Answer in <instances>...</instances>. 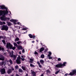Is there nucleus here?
<instances>
[{"mask_svg": "<svg viewBox=\"0 0 76 76\" xmlns=\"http://www.w3.org/2000/svg\"><path fill=\"white\" fill-rule=\"evenodd\" d=\"M66 64H67V63L66 62H64L63 64L60 63L56 65L55 67L57 68H62L63 66H66Z\"/></svg>", "mask_w": 76, "mask_h": 76, "instance_id": "1", "label": "nucleus"}, {"mask_svg": "<svg viewBox=\"0 0 76 76\" xmlns=\"http://www.w3.org/2000/svg\"><path fill=\"white\" fill-rule=\"evenodd\" d=\"M6 16L4 15H3L1 17V20H3L4 21H6V20H8L9 21L10 20V18L6 17Z\"/></svg>", "mask_w": 76, "mask_h": 76, "instance_id": "2", "label": "nucleus"}, {"mask_svg": "<svg viewBox=\"0 0 76 76\" xmlns=\"http://www.w3.org/2000/svg\"><path fill=\"white\" fill-rule=\"evenodd\" d=\"M10 57H11L12 58H13V60H16V56L15 55H14L13 51H12L11 53H10Z\"/></svg>", "mask_w": 76, "mask_h": 76, "instance_id": "3", "label": "nucleus"}, {"mask_svg": "<svg viewBox=\"0 0 76 76\" xmlns=\"http://www.w3.org/2000/svg\"><path fill=\"white\" fill-rule=\"evenodd\" d=\"M9 29V27L7 26L4 25L2 26V28L1 30H3L5 31H7Z\"/></svg>", "mask_w": 76, "mask_h": 76, "instance_id": "4", "label": "nucleus"}, {"mask_svg": "<svg viewBox=\"0 0 76 76\" xmlns=\"http://www.w3.org/2000/svg\"><path fill=\"white\" fill-rule=\"evenodd\" d=\"M13 45L10 43H7L6 45V48L7 49H10L11 50V49L12 48Z\"/></svg>", "mask_w": 76, "mask_h": 76, "instance_id": "5", "label": "nucleus"}, {"mask_svg": "<svg viewBox=\"0 0 76 76\" xmlns=\"http://www.w3.org/2000/svg\"><path fill=\"white\" fill-rule=\"evenodd\" d=\"M72 72H71L69 74L70 76H73L74 75L76 74V69H74L72 70Z\"/></svg>", "mask_w": 76, "mask_h": 76, "instance_id": "6", "label": "nucleus"}, {"mask_svg": "<svg viewBox=\"0 0 76 76\" xmlns=\"http://www.w3.org/2000/svg\"><path fill=\"white\" fill-rule=\"evenodd\" d=\"M0 71L1 75H4L6 73V69L4 68L1 69Z\"/></svg>", "mask_w": 76, "mask_h": 76, "instance_id": "7", "label": "nucleus"}, {"mask_svg": "<svg viewBox=\"0 0 76 76\" xmlns=\"http://www.w3.org/2000/svg\"><path fill=\"white\" fill-rule=\"evenodd\" d=\"M5 59V57L3 55L0 54V60L1 61H4Z\"/></svg>", "mask_w": 76, "mask_h": 76, "instance_id": "8", "label": "nucleus"}, {"mask_svg": "<svg viewBox=\"0 0 76 76\" xmlns=\"http://www.w3.org/2000/svg\"><path fill=\"white\" fill-rule=\"evenodd\" d=\"M0 9H2V10H3V9H6V10H8V9L4 5H0Z\"/></svg>", "mask_w": 76, "mask_h": 76, "instance_id": "9", "label": "nucleus"}, {"mask_svg": "<svg viewBox=\"0 0 76 76\" xmlns=\"http://www.w3.org/2000/svg\"><path fill=\"white\" fill-rule=\"evenodd\" d=\"M10 22H13L14 24L15 25H16L17 24V23H16L17 22V20H15V19H12L11 20H10Z\"/></svg>", "mask_w": 76, "mask_h": 76, "instance_id": "10", "label": "nucleus"}, {"mask_svg": "<svg viewBox=\"0 0 76 76\" xmlns=\"http://www.w3.org/2000/svg\"><path fill=\"white\" fill-rule=\"evenodd\" d=\"M12 72V69H9L7 71V73L8 74H10Z\"/></svg>", "mask_w": 76, "mask_h": 76, "instance_id": "11", "label": "nucleus"}, {"mask_svg": "<svg viewBox=\"0 0 76 76\" xmlns=\"http://www.w3.org/2000/svg\"><path fill=\"white\" fill-rule=\"evenodd\" d=\"M4 15H5L6 14H8L9 11L7 10H4Z\"/></svg>", "mask_w": 76, "mask_h": 76, "instance_id": "12", "label": "nucleus"}, {"mask_svg": "<svg viewBox=\"0 0 76 76\" xmlns=\"http://www.w3.org/2000/svg\"><path fill=\"white\" fill-rule=\"evenodd\" d=\"M2 51V52H4L5 51V49H4V48L0 47V51Z\"/></svg>", "mask_w": 76, "mask_h": 76, "instance_id": "13", "label": "nucleus"}, {"mask_svg": "<svg viewBox=\"0 0 76 76\" xmlns=\"http://www.w3.org/2000/svg\"><path fill=\"white\" fill-rule=\"evenodd\" d=\"M4 15V10H0V16Z\"/></svg>", "mask_w": 76, "mask_h": 76, "instance_id": "14", "label": "nucleus"}, {"mask_svg": "<svg viewBox=\"0 0 76 76\" xmlns=\"http://www.w3.org/2000/svg\"><path fill=\"white\" fill-rule=\"evenodd\" d=\"M31 73L33 76H36V72H35L34 71H31Z\"/></svg>", "mask_w": 76, "mask_h": 76, "instance_id": "15", "label": "nucleus"}, {"mask_svg": "<svg viewBox=\"0 0 76 76\" xmlns=\"http://www.w3.org/2000/svg\"><path fill=\"white\" fill-rule=\"evenodd\" d=\"M16 63L17 64H21V61L20 60H16Z\"/></svg>", "mask_w": 76, "mask_h": 76, "instance_id": "16", "label": "nucleus"}, {"mask_svg": "<svg viewBox=\"0 0 76 76\" xmlns=\"http://www.w3.org/2000/svg\"><path fill=\"white\" fill-rule=\"evenodd\" d=\"M44 50V48H41L39 50L40 53H41L42 51H43Z\"/></svg>", "mask_w": 76, "mask_h": 76, "instance_id": "17", "label": "nucleus"}, {"mask_svg": "<svg viewBox=\"0 0 76 76\" xmlns=\"http://www.w3.org/2000/svg\"><path fill=\"white\" fill-rule=\"evenodd\" d=\"M40 62L41 64H43L44 63V61L42 59H41L40 60Z\"/></svg>", "mask_w": 76, "mask_h": 76, "instance_id": "18", "label": "nucleus"}, {"mask_svg": "<svg viewBox=\"0 0 76 76\" xmlns=\"http://www.w3.org/2000/svg\"><path fill=\"white\" fill-rule=\"evenodd\" d=\"M18 50H22L23 49V48H22V46L20 45L18 47Z\"/></svg>", "mask_w": 76, "mask_h": 76, "instance_id": "19", "label": "nucleus"}, {"mask_svg": "<svg viewBox=\"0 0 76 76\" xmlns=\"http://www.w3.org/2000/svg\"><path fill=\"white\" fill-rule=\"evenodd\" d=\"M18 72L19 73L23 72V71L22 70L21 68L19 69H18Z\"/></svg>", "mask_w": 76, "mask_h": 76, "instance_id": "20", "label": "nucleus"}, {"mask_svg": "<svg viewBox=\"0 0 76 76\" xmlns=\"http://www.w3.org/2000/svg\"><path fill=\"white\" fill-rule=\"evenodd\" d=\"M22 68L23 70H26V66H22Z\"/></svg>", "mask_w": 76, "mask_h": 76, "instance_id": "21", "label": "nucleus"}, {"mask_svg": "<svg viewBox=\"0 0 76 76\" xmlns=\"http://www.w3.org/2000/svg\"><path fill=\"white\" fill-rule=\"evenodd\" d=\"M2 42L4 44V45H5L6 44V41H5V40H2Z\"/></svg>", "mask_w": 76, "mask_h": 76, "instance_id": "22", "label": "nucleus"}, {"mask_svg": "<svg viewBox=\"0 0 76 76\" xmlns=\"http://www.w3.org/2000/svg\"><path fill=\"white\" fill-rule=\"evenodd\" d=\"M28 36H29L30 38H32L33 37V36H32V35L31 34H28Z\"/></svg>", "mask_w": 76, "mask_h": 76, "instance_id": "23", "label": "nucleus"}, {"mask_svg": "<svg viewBox=\"0 0 76 76\" xmlns=\"http://www.w3.org/2000/svg\"><path fill=\"white\" fill-rule=\"evenodd\" d=\"M7 23L8 26H10V25H12V24L11 23H10V22H9L8 21L7 22Z\"/></svg>", "mask_w": 76, "mask_h": 76, "instance_id": "24", "label": "nucleus"}, {"mask_svg": "<svg viewBox=\"0 0 76 76\" xmlns=\"http://www.w3.org/2000/svg\"><path fill=\"white\" fill-rule=\"evenodd\" d=\"M17 44H22V42L21 41H18L17 42Z\"/></svg>", "mask_w": 76, "mask_h": 76, "instance_id": "25", "label": "nucleus"}, {"mask_svg": "<svg viewBox=\"0 0 76 76\" xmlns=\"http://www.w3.org/2000/svg\"><path fill=\"white\" fill-rule=\"evenodd\" d=\"M9 62H10V64H13V62H12V60H11V59H10Z\"/></svg>", "mask_w": 76, "mask_h": 76, "instance_id": "26", "label": "nucleus"}, {"mask_svg": "<svg viewBox=\"0 0 76 76\" xmlns=\"http://www.w3.org/2000/svg\"><path fill=\"white\" fill-rule=\"evenodd\" d=\"M15 49H16V47H15V46H14V47H13V46L12 47V48L11 49V50L12 49L13 50H15Z\"/></svg>", "mask_w": 76, "mask_h": 76, "instance_id": "27", "label": "nucleus"}, {"mask_svg": "<svg viewBox=\"0 0 76 76\" xmlns=\"http://www.w3.org/2000/svg\"><path fill=\"white\" fill-rule=\"evenodd\" d=\"M4 61H2L1 62V66H3V64H4Z\"/></svg>", "mask_w": 76, "mask_h": 76, "instance_id": "28", "label": "nucleus"}, {"mask_svg": "<svg viewBox=\"0 0 76 76\" xmlns=\"http://www.w3.org/2000/svg\"><path fill=\"white\" fill-rule=\"evenodd\" d=\"M30 67H35V66L31 64H30Z\"/></svg>", "mask_w": 76, "mask_h": 76, "instance_id": "29", "label": "nucleus"}, {"mask_svg": "<svg viewBox=\"0 0 76 76\" xmlns=\"http://www.w3.org/2000/svg\"><path fill=\"white\" fill-rule=\"evenodd\" d=\"M60 72V70H59L58 71H57L55 73V74L56 75H57V74H58V73H59V72Z\"/></svg>", "mask_w": 76, "mask_h": 76, "instance_id": "30", "label": "nucleus"}, {"mask_svg": "<svg viewBox=\"0 0 76 76\" xmlns=\"http://www.w3.org/2000/svg\"><path fill=\"white\" fill-rule=\"evenodd\" d=\"M18 68H19V66H18V65H16L15 66V69H16L17 70L18 69Z\"/></svg>", "mask_w": 76, "mask_h": 76, "instance_id": "31", "label": "nucleus"}, {"mask_svg": "<svg viewBox=\"0 0 76 76\" xmlns=\"http://www.w3.org/2000/svg\"><path fill=\"white\" fill-rule=\"evenodd\" d=\"M27 29H28V28H23L22 29V30H25V31H26V30H27Z\"/></svg>", "mask_w": 76, "mask_h": 76, "instance_id": "32", "label": "nucleus"}, {"mask_svg": "<svg viewBox=\"0 0 76 76\" xmlns=\"http://www.w3.org/2000/svg\"><path fill=\"white\" fill-rule=\"evenodd\" d=\"M19 38H17L15 39V41H19Z\"/></svg>", "mask_w": 76, "mask_h": 76, "instance_id": "33", "label": "nucleus"}, {"mask_svg": "<svg viewBox=\"0 0 76 76\" xmlns=\"http://www.w3.org/2000/svg\"><path fill=\"white\" fill-rule=\"evenodd\" d=\"M41 57L42 58H44V55L42 54L41 55Z\"/></svg>", "mask_w": 76, "mask_h": 76, "instance_id": "34", "label": "nucleus"}, {"mask_svg": "<svg viewBox=\"0 0 76 76\" xmlns=\"http://www.w3.org/2000/svg\"><path fill=\"white\" fill-rule=\"evenodd\" d=\"M13 44L14 45V46H17V45H18L17 44V43H15V42H14L13 43Z\"/></svg>", "mask_w": 76, "mask_h": 76, "instance_id": "35", "label": "nucleus"}, {"mask_svg": "<svg viewBox=\"0 0 76 76\" xmlns=\"http://www.w3.org/2000/svg\"><path fill=\"white\" fill-rule=\"evenodd\" d=\"M20 57H18L17 58V60H20Z\"/></svg>", "mask_w": 76, "mask_h": 76, "instance_id": "36", "label": "nucleus"}, {"mask_svg": "<svg viewBox=\"0 0 76 76\" xmlns=\"http://www.w3.org/2000/svg\"><path fill=\"white\" fill-rule=\"evenodd\" d=\"M29 59L30 60V61H34V59L32 58H29Z\"/></svg>", "mask_w": 76, "mask_h": 76, "instance_id": "37", "label": "nucleus"}, {"mask_svg": "<svg viewBox=\"0 0 76 76\" xmlns=\"http://www.w3.org/2000/svg\"><path fill=\"white\" fill-rule=\"evenodd\" d=\"M1 38H2V39L4 38V39H5V38L4 37V36H1Z\"/></svg>", "mask_w": 76, "mask_h": 76, "instance_id": "38", "label": "nucleus"}, {"mask_svg": "<svg viewBox=\"0 0 76 76\" xmlns=\"http://www.w3.org/2000/svg\"><path fill=\"white\" fill-rule=\"evenodd\" d=\"M39 67H40V68H42V66L41 65V64L39 65Z\"/></svg>", "mask_w": 76, "mask_h": 76, "instance_id": "39", "label": "nucleus"}, {"mask_svg": "<svg viewBox=\"0 0 76 76\" xmlns=\"http://www.w3.org/2000/svg\"><path fill=\"white\" fill-rule=\"evenodd\" d=\"M12 70V71H14V70H15V69H14V68H13V67H11V69Z\"/></svg>", "mask_w": 76, "mask_h": 76, "instance_id": "40", "label": "nucleus"}, {"mask_svg": "<svg viewBox=\"0 0 76 76\" xmlns=\"http://www.w3.org/2000/svg\"><path fill=\"white\" fill-rule=\"evenodd\" d=\"M3 25V22H0V25Z\"/></svg>", "mask_w": 76, "mask_h": 76, "instance_id": "41", "label": "nucleus"}, {"mask_svg": "<svg viewBox=\"0 0 76 76\" xmlns=\"http://www.w3.org/2000/svg\"><path fill=\"white\" fill-rule=\"evenodd\" d=\"M35 37H36V36H35L33 35L32 38L33 39H35Z\"/></svg>", "mask_w": 76, "mask_h": 76, "instance_id": "42", "label": "nucleus"}, {"mask_svg": "<svg viewBox=\"0 0 76 76\" xmlns=\"http://www.w3.org/2000/svg\"><path fill=\"white\" fill-rule=\"evenodd\" d=\"M24 52H25V49H23L22 51V53H24Z\"/></svg>", "mask_w": 76, "mask_h": 76, "instance_id": "43", "label": "nucleus"}, {"mask_svg": "<svg viewBox=\"0 0 76 76\" xmlns=\"http://www.w3.org/2000/svg\"><path fill=\"white\" fill-rule=\"evenodd\" d=\"M47 73H50V71H49V70H47Z\"/></svg>", "mask_w": 76, "mask_h": 76, "instance_id": "44", "label": "nucleus"}, {"mask_svg": "<svg viewBox=\"0 0 76 76\" xmlns=\"http://www.w3.org/2000/svg\"><path fill=\"white\" fill-rule=\"evenodd\" d=\"M34 54H38V53L37 51H35L34 52Z\"/></svg>", "mask_w": 76, "mask_h": 76, "instance_id": "45", "label": "nucleus"}, {"mask_svg": "<svg viewBox=\"0 0 76 76\" xmlns=\"http://www.w3.org/2000/svg\"><path fill=\"white\" fill-rule=\"evenodd\" d=\"M21 60H22V61H24L25 59V58H21Z\"/></svg>", "mask_w": 76, "mask_h": 76, "instance_id": "46", "label": "nucleus"}, {"mask_svg": "<svg viewBox=\"0 0 76 76\" xmlns=\"http://www.w3.org/2000/svg\"><path fill=\"white\" fill-rule=\"evenodd\" d=\"M49 59H53V57H51V56H50V57H49Z\"/></svg>", "mask_w": 76, "mask_h": 76, "instance_id": "47", "label": "nucleus"}, {"mask_svg": "<svg viewBox=\"0 0 76 76\" xmlns=\"http://www.w3.org/2000/svg\"><path fill=\"white\" fill-rule=\"evenodd\" d=\"M49 54L50 55H51V54H52L51 52H49Z\"/></svg>", "mask_w": 76, "mask_h": 76, "instance_id": "48", "label": "nucleus"}, {"mask_svg": "<svg viewBox=\"0 0 76 76\" xmlns=\"http://www.w3.org/2000/svg\"><path fill=\"white\" fill-rule=\"evenodd\" d=\"M29 63H33V61H30Z\"/></svg>", "mask_w": 76, "mask_h": 76, "instance_id": "49", "label": "nucleus"}, {"mask_svg": "<svg viewBox=\"0 0 76 76\" xmlns=\"http://www.w3.org/2000/svg\"><path fill=\"white\" fill-rule=\"evenodd\" d=\"M58 61H60V60H61V58H59L58 59Z\"/></svg>", "mask_w": 76, "mask_h": 76, "instance_id": "50", "label": "nucleus"}, {"mask_svg": "<svg viewBox=\"0 0 76 76\" xmlns=\"http://www.w3.org/2000/svg\"><path fill=\"white\" fill-rule=\"evenodd\" d=\"M37 63L38 65H39L40 64V63L39 62V61H37Z\"/></svg>", "mask_w": 76, "mask_h": 76, "instance_id": "51", "label": "nucleus"}, {"mask_svg": "<svg viewBox=\"0 0 76 76\" xmlns=\"http://www.w3.org/2000/svg\"><path fill=\"white\" fill-rule=\"evenodd\" d=\"M48 57L49 58L50 57H51V55H50V54H48Z\"/></svg>", "mask_w": 76, "mask_h": 76, "instance_id": "52", "label": "nucleus"}, {"mask_svg": "<svg viewBox=\"0 0 76 76\" xmlns=\"http://www.w3.org/2000/svg\"><path fill=\"white\" fill-rule=\"evenodd\" d=\"M2 23H3V24H6V23L5 22H2Z\"/></svg>", "mask_w": 76, "mask_h": 76, "instance_id": "53", "label": "nucleus"}, {"mask_svg": "<svg viewBox=\"0 0 76 76\" xmlns=\"http://www.w3.org/2000/svg\"><path fill=\"white\" fill-rule=\"evenodd\" d=\"M69 75V74H67V73L65 74V75L66 76H67V75Z\"/></svg>", "mask_w": 76, "mask_h": 76, "instance_id": "54", "label": "nucleus"}, {"mask_svg": "<svg viewBox=\"0 0 76 76\" xmlns=\"http://www.w3.org/2000/svg\"><path fill=\"white\" fill-rule=\"evenodd\" d=\"M19 53L20 54H22V53H21V52H19Z\"/></svg>", "mask_w": 76, "mask_h": 76, "instance_id": "55", "label": "nucleus"}, {"mask_svg": "<svg viewBox=\"0 0 76 76\" xmlns=\"http://www.w3.org/2000/svg\"><path fill=\"white\" fill-rule=\"evenodd\" d=\"M42 47H45V45H42Z\"/></svg>", "mask_w": 76, "mask_h": 76, "instance_id": "56", "label": "nucleus"}, {"mask_svg": "<svg viewBox=\"0 0 76 76\" xmlns=\"http://www.w3.org/2000/svg\"><path fill=\"white\" fill-rule=\"evenodd\" d=\"M34 42H35V41H33L32 42V43H34Z\"/></svg>", "mask_w": 76, "mask_h": 76, "instance_id": "57", "label": "nucleus"}, {"mask_svg": "<svg viewBox=\"0 0 76 76\" xmlns=\"http://www.w3.org/2000/svg\"><path fill=\"white\" fill-rule=\"evenodd\" d=\"M47 50L46 49L45 50V52H47Z\"/></svg>", "mask_w": 76, "mask_h": 76, "instance_id": "58", "label": "nucleus"}, {"mask_svg": "<svg viewBox=\"0 0 76 76\" xmlns=\"http://www.w3.org/2000/svg\"><path fill=\"white\" fill-rule=\"evenodd\" d=\"M18 56V54H16V55L15 56H16V58H17V56Z\"/></svg>", "mask_w": 76, "mask_h": 76, "instance_id": "59", "label": "nucleus"}, {"mask_svg": "<svg viewBox=\"0 0 76 76\" xmlns=\"http://www.w3.org/2000/svg\"><path fill=\"white\" fill-rule=\"evenodd\" d=\"M17 24H18V25H19V22H18L17 23Z\"/></svg>", "mask_w": 76, "mask_h": 76, "instance_id": "60", "label": "nucleus"}, {"mask_svg": "<svg viewBox=\"0 0 76 76\" xmlns=\"http://www.w3.org/2000/svg\"><path fill=\"white\" fill-rule=\"evenodd\" d=\"M21 57H22V58H23V56H21Z\"/></svg>", "mask_w": 76, "mask_h": 76, "instance_id": "61", "label": "nucleus"}, {"mask_svg": "<svg viewBox=\"0 0 76 76\" xmlns=\"http://www.w3.org/2000/svg\"><path fill=\"white\" fill-rule=\"evenodd\" d=\"M9 13H10V14L11 13V12L9 11Z\"/></svg>", "mask_w": 76, "mask_h": 76, "instance_id": "62", "label": "nucleus"}, {"mask_svg": "<svg viewBox=\"0 0 76 76\" xmlns=\"http://www.w3.org/2000/svg\"><path fill=\"white\" fill-rule=\"evenodd\" d=\"M36 41H37V42H38V40H36Z\"/></svg>", "mask_w": 76, "mask_h": 76, "instance_id": "63", "label": "nucleus"}, {"mask_svg": "<svg viewBox=\"0 0 76 76\" xmlns=\"http://www.w3.org/2000/svg\"><path fill=\"white\" fill-rule=\"evenodd\" d=\"M41 45H42V43H41Z\"/></svg>", "mask_w": 76, "mask_h": 76, "instance_id": "64", "label": "nucleus"}]
</instances>
